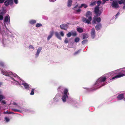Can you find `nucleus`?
Wrapping results in <instances>:
<instances>
[{
    "instance_id": "nucleus-1",
    "label": "nucleus",
    "mask_w": 125,
    "mask_h": 125,
    "mask_svg": "<svg viewBox=\"0 0 125 125\" xmlns=\"http://www.w3.org/2000/svg\"><path fill=\"white\" fill-rule=\"evenodd\" d=\"M92 15L91 12L89 11H87L86 14L85 16L87 18H88V19L85 17H83L82 19L83 22L86 23L90 24L91 23V21L92 19Z\"/></svg>"
},
{
    "instance_id": "nucleus-2",
    "label": "nucleus",
    "mask_w": 125,
    "mask_h": 125,
    "mask_svg": "<svg viewBox=\"0 0 125 125\" xmlns=\"http://www.w3.org/2000/svg\"><path fill=\"white\" fill-rule=\"evenodd\" d=\"M125 76V71H123V73L121 72L119 73L118 74L112 77V80H114L116 78H118Z\"/></svg>"
},
{
    "instance_id": "nucleus-3",
    "label": "nucleus",
    "mask_w": 125,
    "mask_h": 125,
    "mask_svg": "<svg viewBox=\"0 0 125 125\" xmlns=\"http://www.w3.org/2000/svg\"><path fill=\"white\" fill-rule=\"evenodd\" d=\"M94 12L97 16H99L100 15L101 12L99 10V7L96 6L94 9Z\"/></svg>"
},
{
    "instance_id": "nucleus-4",
    "label": "nucleus",
    "mask_w": 125,
    "mask_h": 125,
    "mask_svg": "<svg viewBox=\"0 0 125 125\" xmlns=\"http://www.w3.org/2000/svg\"><path fill=\"white\" fill-rule=\"evenodd\" d=\"M13 0H7L4 2V5L6 6H8L9 5H12L13 4Z\"/></svg>"
},
{
    "instance_id": "nucleus-5",
    "label": "nucleus",
    "mask_w": 125,
    "mask_h": 125,
    "mask_svg": "<svg viewBox=\"0 0 125 125\" xmlns=\"http://www.w3.org/2000/svg\"><path fill=\"white\" fill-rule=\"evenodd\" d=\"M106 78L105 77H101L98 79L96 82V83H99L102 82H104L106 80Z\"/></svg>"
},
{
    "instance_id": "nucleus-6",
    "label": "nucleus",
    "mask_w": 125,
    "mask_h": 125,
    "mask_svg": "<svg viewBox=\"0 0 125 125\" xmlns=\"http://www.w3.org/2000/svg\"><path fill=\"white\" fill-rule=\"evenodd\" d=\"M68 25L65 24H63L60 26V28L62 30H66L68 28Z\"/></svg>"
},
{
    "instance_id": "nucleus-7",
    "label": "nucleus",
    "mask_w": 125,
    "mask_h": 125,
    "mask_svg": "<svg viewBox=\"0 0 125 125\" xmlns=\"http://www.w3.org/2000/svg\"><path fill=\"white\" fill-rule=\"evenodd\" d=\"M1 72L3 74L8 76H9L12 74V73L11 72H7L2 70Z\"/></svg>"
},
{
    "instance_id": "nucleus-8",
    "label": "nucleus",
    "mask_w": 125,
    "mask_h": 125,
    "mask_svg": "<svg viewBox=\"0 0 125 125\" xmlns=\"http://www.w3.org/2000/svg\"><path fill=\"white\" fill-rule=\"evenodd\" d=\"M112 6L115 8L117 9L119 7V5L117 2L116 1H113L112 4Z\"/></svg>"
},
{
    "instance_id": "nucleus-9",
    "label": "nucleus",
    "mask_w": 125,
    "mask_h": 125,
    "mask_svg": "<svg viewBox=\"0 0 125 125\" xmlns=\"http://www.w3.org/2000/svg\"><path fill=\"white\" fill-rule=\"evenodd\" d=\"M91 34L92 38H94L95 36V31L94 28H92L91 29Z\"/></svg>"
},
{
    "instance_id": "nucleus-10",
    "label": "nucleus",
    "mask_w": 125,
    "mask_h": 125,
    "mask_svg": "<svg viewBox=\"0 0 125 125\" xmlns=\"http://www.w3.org/2000/svg\"><path fill=\"white\" fill-rule=\"evenodd\" d=\"M102 27V24L101 23L97 24L95 26V29L97 31L99 30Z\"/></svg>"
},
{
    "instance_id": "nucleus-11",
    "label": "nucleus",
    "mask_w": 125,
    "mask_h": 125,
    "mask_svg": "<svg viewBox=\"0 0 125 125\" xmlns=\"http://www.w3.org/2000/svg\"><path fill=\"white\" fill-rule=\"evenodd\" d=\"M22 84L23 85L25 89L27 90H29V86L28 84L26 83H22Z\"/></svg>"
},
{
    "instance_id": "nucleus-12",
    "label": "nucleus",
    "mask_w": 125,
    "mask_h": 125,
    "mask_svg": "<svg viewBox=\"0 0 125 125\" xmlns=\"http://www.w3.org/2000/svg\"><path fill=\"white\" fill-rule=\"evenodd\" d=\"M124 95L123 94H121L118 95L117 97L118 99L121 100L124 97Z\"/></svg>"
},
{
    "instance_id": "nucleus-13",
    "label": "nucleus",
    "mask_w": 125,
    "mask_h": 125,
    "mask_svg": "<svg viewBox=\"0 0 125 125\" xmlns=\"http://www.w3.org/2000/svg\"><path fill=\"white\" fill-rule=\"evenodd\" d=\"M42 49V48L41 47L37 49L36 53L35 55L37 57H38L39 54L41 50Z\"/></svg>"
},
{
    "instance_id": "nucleus-14",
    "label": "nucleus",
    "mask_w": 125,
    "mask_h": 125,
    "mask_svg": "<svg viewBox=\"0 0 125 125\" xmlns=\"http://www.w3.org/2000/svg\"><path fill=\"white\" fill-rule=\"evenodd\" d=\"M66 97L67 98L68 97V96L67 95L66 96L65 95H64L62 96V99L64 102H65L66 101Z\"/></svg>"
},
{
    "instance_id": "nucleus-15",
    "label": "nucleus",
    "mask_w": 125,
    "mask_h": 125,
    "mask_svg": "<svg viewBox=\"0 0 125 125\" xmlns=\"http://www.w3.org/2000/svg\"><path fill=\"white\" fill-rule=\"evenodd\" d=\"M53 34V31H51L50 32V34L48 36L47 38V40L49 41L50 39L52 37Z\"/></svg>"
},
{
    "instance_id": "nucleus-16",
    "label": "nucleus",
    "mask_w": 125,
    "mask_h": 125,
    "mask_svg": "<svg viewBox=\"0 0 125 125\" xmlns=\"http://www.w3.org/2000/svg\"><path fill=\"white\" fill-rule=\"evenodd\" d=\"M83 39H84L87 38L89 37L87 33H84L83 34Z\"/></svg>"
},
{
    "instance_id": "nucleus-17",
    "label": "nucleus",
    "mask_w": 125,
    "mask_h": 125,
    "mask_svg": "<svg viewBox=\"0 0 125 125\" xmlns=\"http://www.w3.org/2000/svg\"><path fill=\"white\" fill-rule=\"evenodd\" d=\"M72 0H68L67 3V6L69 7H70L72 5Z\"/></svg>"
},
{
    "instance_id": "nucleus-18",
    "label": "nucleus",
    "mask_w": 125,
    "mask_h": 125,
    "mask_svg": "<svg viewBox=\"0 0 125 125\" xmlns=\"http://www.w3.org/2000/svg\"><path fill=\"white\" fill-rule=\"evenodd\" d=\"M55 36L58 39H59L60 40H62L58 32H55Z\"/></svg>"
},
{
    "instance_id": "nucleus-19",
    "label": "nucleus",
    "mask_w": 125,
    "mask_h": 125,
    "mask_svg": "<svg viewBox=\"0 0 125 125\" xmlns=\"http://www.w3.org/2000/svg\"><path fill=\"white\" fill-rule=\"evenodd\" d=\"M77 31L79 33H81L83 32V29L80 27H78L77 28Z\"/></svg>"
},
{
    "instance_id": "nucleus-20",
    "label": "nucleus",
    "mask_w": 125,
    "mask_h": 125,
    "mask_svg": "<svg viewBox=\"0 0 125 125\" xmlns=\"http://www.w3.org/2000/svg\"><path fill=\"white\" fill-rule=\"evenodd\" d=\"M29 23L31 24H33L35 23H36V21L34 20H31L30 21Z\"/></svg>"
},
{
    "instance_id": "nucleus-21",
    "label": "nucleus",
    "mask_w": 125,
    "mask_h": 125,
    "mask_svg": "<svg viewBox=\"0 0 125 125\" xmlns=\"http://www.w3.org/2000/svg\"><path fill=\"white\" fill-rule=\"evenodd\" d=\"M84 7V8H86L88 6L86 4H82L81 6L79 7V8H81L83 7Z\"/></svg>"
},
{
    "instance_id": "nucleus-22",
    "label": "nucleus",
    "mask_w": 125,
    "mask_h": 125,
    "mask_svg": "<svg viewBox=\"0 0 125 125\" xmlns=\"http://www.w3.org/2000/svg\"><path fill=\"white\" fill-rule=\"evenodd\" d=\"M5 98V96L3 95L2 94H0V102L3 99H4Z\"/></svg>"
},
{
    "instance_id": "nucleus-23",
    "label": "nucleus",
    "mask_w": 125,
    "mask_h": 125,
    "mask_svg": "<svg viewBox=\"0 0 125 125\" xmlns=\"http://www.w3.org/2000/svg\"><path fill=\"white\" fill-rule=\"evenodd\" d=\"M4 114H14V113L13 112H12L6 111V112H4Z\"/></svg>"
},
{
    "instance_id": "nucleus-24",
    "label": "nucleus",
    "mask_w": 125,
    "mask_h": 125,
    "mask_svg": "<svg viewBox=\"0 0 125 125\" xmlns=\"http://www.w3.org/2000/svg\"><path fill=\"white\" fill-rule=\"evenodd\" d=\"M9 19V18L7 16H6L5 17L4 21L6 22H7L8 21Z\"/></svg>"
},
{
    "instance_id": "nucleus-25",
    "label": "nucleus",
    "mask_w": 125,
    "mask_h": 125,
    "mask_svg": "<svg viewBox=\"0 0 125 125\" xmlns=\"http://www.w3.org/2000/svg\"><path fill=\"white\" fill-rule=\"evenodd\" d=\"M88 40H83L82 42V43L83 45L86 43L88 42Z\"/></svg>"
},
{
    "instance_id": "nucleus-26",
    "label": "nucleus",
    "mask_w": 125,
    "mask_h": 125,
    "mask_svg": "<svg viewBox=\"0 0 125 125\" xmlns=\"http://www.w3.org/2000/svg\"><path fill=\"white\" fill-rule=\"evenodd\" d=\"M68 91V90L67 89H65L64 90V95L67 96V93Z\"/></svg>"
},
{
    "instance_id": "nucleus-27",
    "label": "nucleus",
    "mask_w": 125,
    "mask_h": 125,
    "mask_svg": "<svg viewBox=\"0 0 125 125\" xmlns=\"http://www.w3.org/2000/svg\"><path fill=\"white\" fill-rule=\"evenodd\" d=\"M96 19V21L97 22L99 23L101 21V19L100 17L97 18Z\"/></svg>"
},
{
    "instance_id": "nucleus-28",
    "label": "nucleus",
    "mask_w": 125,
    "mask_h": 125,
    "mask_svg": "<svg viewBox=\"0 0 125 125\" xmlns=\"http://www.w3.org/2000/svg\"><path fill=\"white\" fill-rule=\"evenodd\" d=\"M101 2H102L101 0H99L98 1L96 2L97 4V6L99 7V6L100 5Z\"/></svg>"
},
{
    "instance_id": "nucleus-29",
    "label": "nucleus",
    "mask_w": 125,
    "mask_h": 125,
    "mask_svg": "<svg viewBox=\"0 0 125 125\" xmlns=\"http://www.w3.org/2000/svg\"><path fill=\"white\" fill-rule=\"evenodd\" d=\"M96 3V2L95 1L92 2L90 4V5L91 6H93L95 5Z\"/></svg>"
},
{
    "instance_id": "nucleus-30",
    "label": "nucleus",
    "mask_w": 125,
    "mask_h": 125,
    "mask_svg": "<svg viewBox=\"0 0 125 125\" xmlns=\"http://www.w3.org/2000/svg\"><path fill=\"white\" fill-rule=\"evenodd\" d=\"M96 19L95 18H94L92 23L93 24H96Z\"/></svg>"
},
{
    "instance_id": "nucleus-31",
    "label": "nucleus",
    "mask_w": 125,
    "mask_h": 125,
    "mask_svg": "<svg viewBox=\"0 0 125 125\" xmlns=\"http://www.w3.org/2000/svg\"><path fill=\"white\" fill-rule=\"evenodd\" d=\"M42 25L41 23H37L36 26V27H38L41 26H42Z\"/></svg>"
},
{
    "instance_id": "nucleus-32",
    "label": "nucleus",
    "mask_w": 125,
    "mask_h": 125,
    "mask_svg": "<svg viewBox=\"0 0 125 125\" xmlns=\"http://www.w3.org/2000/svg\"><path fill=\"white\" fill-rule=\"evenodd\" d=\"M80 40V39L79 38L77 37L75 39V42H78Z\"/></svg>"
},
{
    "instance_id": "nucleus-33",
    "label": "nucleus",
    "mask_w": 125,
    "mask_h": 125,
    "mask_svg": "<svg viewBox=\"0 0 125 125\" xmlns=\"http://www.w3.org/2000/svg\"><path fill=\"white\" fill-rule=\"evenodd\" d=\"M34 89H32L31 91V93L30 94L31 95H32L34 94Z\"/></svg>"
},
{
    "instance_id": "nucleus-34",
    "label": "nucleus",
    "mask_w": 125,
    "mask_h": 125,
    "mask_svg": "<svg viewBox=\"0 0 125 125\" xmlns=\"http://www.w3.org/2000/svg\"><path fill=\"white\" fill-rule=\"evenodd\" d=\"M5 119L6 120V122H9L10 120L7 117H5Z\"/></svg>"
},
{
    "instance_id": "nucleus-35",
    "label": "nucleus",
    "mask_w": 125,
    "mask_h": 125,
    "mask_svg": "<svg viewBox=\"0 0 125 125\" xmlns=\"http://www.w3.org/2000/svg\"><path fill=\"white\" fill-rule=\"evenodd\" d=\"M72 35V34L71 32H69L67 34V36L68 37H70Z\"/></svg>"
},
{
    "instance_id": "nucleus-36",
    "label": "nucleus",
    "mask_w": 125,
    "mask_h": 125,
    "mask_svg": "<svg viewBox=\"0 0 125 125\" xmlns=\"http://www.w3.org/2000/svg\"><path fill=\"white\" fill-rule=\"evenodd\" d=\"M29 48L30 49L31 48L33 50L34 49V47L31 45H30L29 46Z\"/></svg>"
},
{
    "instance_id": "nucleus-37",
    "label": "nucleus",
    "mask_w": 125,
    "mask_h": 125,
    "mask_svg": "<svg viewBox=\"0 0 125 125\" xmlns=\"http://www.w3.org/2000/svg\"><path fill=\"white\" fill-rule=\"evenodd\" d=\"M68 39L66 38L65 39L64 41V42L65 43H68Z\"/></svg>"
},
{
    "instance_id": "nucleus-38",
    "label": "nucleus",
    "mask_w": 125,
    "mask_h": 125,
    "mask_svg": "<svg viewBox=\"0 0 125 125\" xmlns=\"http://www.w3.org/2000/svg\"><path fill=\"white\" fill-rule=\"evenodd\" d=\"M60 34L62 36H64V33H63V32L62 31H61L60 32Z\"/></svg>"
},
{
    "instance_id": "nucleus-39",
    "label": "nucleus",
    "mask_w": 125,
    "mask_h": 125,
    "mask_svg": "<svg viewBox=\"0 0 125 125\" xmlns=\"http://www.w3.org/2000/svg\"><path fill=\"white\" fill-rule=\"evenodd\" d=\"M0 66H1L4 67V64L2 62H0Z\"/></svg>"
},
{
    "instance_id": "nucleus-40",
    "label": "nucleus",
    "mask_w": 125,
    "mask_h": 125,
    "mask_svg": "<svg viewBox=\"0 0 125 125\" xmlns=\"http://www.w3.org/2000/svg\"><path fill=\"white\" fill-rule=\"evenodd\" d=\"M118 3H119L120 4H121L123 3V0H121L119 1H118Z\"/></svg>"
},
{
    "instance_id": "nucleus-41",
    "label": "nucleus",
    "mask_w": 125,
    "mask_h": 125,
    "mask_svg": "<svg viewBox=\"0 0 125 125\" xmlns=\"http://www.w3.org/2000/svg\"><path fill=\"white\" fill-rule=\"evenodd\" d=\"M109 0H102L103 1V3L102 4H104L106 1H108Z\"/></svg>"
},
{
    "instance_id": "nucleus-42",
    "label": "nucleus",
    "mask_w": 125,
    "mask_h": 125,
    "mask_svg": "<svg viewBox=\"0 0 125 125\" xmlns=\"http://www.w3.org/2000/svg\"><path fill=\"white\" fill-rule=\"evenodd\" d=\"M81 11V10L80 9H78L76 10V12L78 13L80 12Z\"/></svg>"
},
{
    "instance_id": "nucleus-43",
    "label": "nucleus",
    "mask_w": 125,
    "mask_h": 125,
    "mask_svg": "<svg viewBox=\"0 0 125 125\" xmlns=\"http://www.w3.org/2000/svg\"><path fill=\"white\" fill-rule=\"evenodd\" d=\"M3 16L2 15H0V20H1L3 19Z\"/></svg>"
},
{
    "instance_id": "nucleus-44",
    "label": "nucleus",
    "mask_w": 125,
    "mask_h": 125,
    "mask_svg": "<svg viewBox=\"0 0 125 125\" xmlns=\"http://www.w3.org/2000/svg\"><path fill=\"white\" fill-rule=\"evenodd\" d=\"M1 103L5 104L6 103V102L5 101L2 100L1 101Z\"/></svg>"
},
{
    "instance_id": "nucleus-45",
    "label": "nucleus",
    "mask_w": 125,
    "mask_h": 125,
    "mask_svg": "<svg viewBox=\"0 0 125 125\" xmlns=\"http://www.w3.org/2000/svg\"><path fill=\"white\" fill-rule=\"evenodd\" d=\"M12 110H13V111H14L15 112H18V110L16 109H12Z\"/></svg>"
},
{
    "instance_id": "nucleus-46",
    "label": "nucleus",
    "mask_w": 125,
    "mask_h": 125,
    "mask_svg": "<svg viewBox=\"0 0 125 125\" xmlns=\"http://www.w3.org/2000/svg\"><path fill=\"white\" fill-rule=\"evenodd\" d=\"M14 2L16 4H17L18 3V0H14Z\"/></svg>"
},
{
    "instance_id": "nucleus-47",
    "label": "nucleus",
    "mask_w": 125,
    "mask_h": 125,
    "mask_svg": "<svg viewBox=\"0 0 125 125\" xmlns=\"http://www.w3.org/2000/svg\"><path fill=\"white\" fill-rule=\"evenodd\" d=\"M72 35L73 36H75L77 35L76 33V32L73 33H72Z\"/></svg>"
},
{
    "instance_id": "nucleus-48",
    "label": "nucleus",
    "mask_w": 125,
    "mask_h": 125,
    "mask_svg": "<svg viewBox=\"0 0 125 125\" xmlns=\"http://www.w3.org/2000/svg\"><path fill=\"white\" fill-rule=\"evenodd\" d=\"M120 13L119 12H118L115 15L116 17H117V16L119 15Z\"/></svg>"
},
{
    "instance_id": "nucleus-49",
    "label": "nucleus",
    "mask_w": 125,
    "mask_h": 125,
    "mask_svg": "<svg viewBox=\"0 0 125 125\" xmlns=\"http://www.w3.org/2000/svg\"><path fill=\"white\" fill-rule=\"evenodd\" d=\"M50 1L52 2H53L56 1V0H49Z\"/></svg>"
},
{
    "instance_id": "nucleus-50",
    "label": "nucleus",
    "mask_w": 125,
    "mask_h": 125,
    "mask_svg": "<svg viewBox=\"0 0 125 125\" xmlns=\"http://www.w3.org/2000/svg\"><path fill=\"white\" fill-rule=\"evenodd\" d=\"M13 104L15 105H17V104L15 102L13 103Z\"/></svg>"
},
{
    "instance_id": "nucleus-51",
    "label": "nucleus",
    "mask_w": 125,
    "mask_h": 125,
    "mask_svg": "<svg viewBox=\"0 0 125 125\" xmlns=\"http://www.w3.org/2000/svg\"><path fill=\"white\" fill-rule=\"evenodd\" d=\"M2 84V83L0 82V87L1 85Z\"/></svg>"
},
{
    "instance_id": "nucleus-52",
    "label": "nucleus",
    "mask_w": 125,
    "mask_h": 125,
    "mask_svg": "<svg viewBox=\"0 0 125 125\" xmlns=\"http://www.w3.org/2000/svg\"><path fill=\"white\" fill-rule=\"evenodd\" d=\"M79 52V51H77V52H75V54H77Z\"/></svg>"
},
{
    "instance_id": "nucleus-53",
    "label": "nucleus",
    "mask_w": 125,
    "mask_h": 125,
    "mask_svg": "<svg viewBox=\"0 0 125 125\" xmlns=\"http://www.w3.org/2000/svg\"><path fill=\"white\" fill-rule=\"evenodd\" d=\"M124 5L123 6V8L124 9H125V4H124Z\"/></svg>"
},
{
    "instance_id": "nucleus-54",
    "label": "nucleus",
    "mask_w": 125,
    "mask_h": 125,
    "mask_svg": "<svg viewBox=\"0 0 125 125\" xmlns=\"http://www.w3.org/2000/svg\"><path fill=\"white\" fill-rule=\"evenodd\" d=\"M123 1V4H125V0H124Z\"/></svg>"
},
{
    "instance_id": "nucleus-55",
    "label": "nucleus",
    "mask_w": 125,
    "mask_h": 125,
    "mask_svg": "<svg viewBox=\"0 0 125 125\" xmlns=\"http://www.w3.org/2000/svg\"><path fill=\"white\" fill-rule=\"evenodd\" d=\"M69 93H67V95H69Z\"/></svg>"
},
{
    "instance_id": "nucleus-56",
    "label": "nucleus",
    "mask_w": 125,
    "mask_h": 125,
    "mask_svg": "<svg viewBox=\"0 0 125 125\" xmlns=\"http://www.w3.org/2000/svg\"><path fill=\"white\" fill-rule=\"evenodd\" d=\"M76 6H75V7H74L73 8H76Z\"/></svg>"
},
{
    "instance_id": "nucleus-57",
    "label": "nucleus",
    "mask_w": 125,
    "mask_h": 125,
    "mask_svg": "<svg viewBox=\"0 0 125 125\" xmlns=\"http://www.w3.org/2000/svg\"><path fill=\"white\" fill-rule=\"evenodd\" d=\"M124 99H125V98H124Z\"/></svg>"
},
{
    "instance_id": "nucleus-58",
    "label": "nucleus",
    "mask_w": 125,
    "mask_h": 125,
    "mask_svg": "<svg viewBox=\"0 0 125 125\" xmlns=\"http://www.w3.org/2000/svg\"><path fill=\"white\" fill-rule=\"evenodd\" d=\"M0 93H1V92H0Z\"/></svg>"
}]
</instances>
